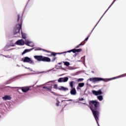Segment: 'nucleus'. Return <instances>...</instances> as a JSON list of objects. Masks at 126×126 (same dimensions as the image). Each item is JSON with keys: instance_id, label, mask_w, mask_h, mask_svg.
Returning a JSON list of instances; mask_svg holds the SVG:
<instances>
[{"instance_id": "1", "label": "nucleus", "mask_w": 126, "mask_h": 126, "mask_svg": "<svg viewBox=\"0 0 126 126\" xmlns=\"http://www.w3.org/2000/svg\"><path fill=\"white\" fill-rule=\"evenodd\" d=\"M93 114V115H94V117L98 125V126H100L99 125V123H98V118H99V112H98V111H94L93 110V109H92V107H91V106L90 107Z\"/></svg>"}, {"instance_id": "2", "label": "nucleus", "mask_w": 126, "mask_h": 126, "mask_svg": "<svg viewBox=\"0 0 126 126\" xmlns=\"http://www.w3.org/2000/svg\"><path fill=\"white\" fill-rule=\"evenodd\" d=\"M90 81H92V82H97V81H102V80H104V81H107L105 80L104 79H103L102 78H91L89 79Z\"/></svg>"}, {"instance_id": "3", "label": "nucleus", "mask_w": 126, "mask_h": 126, "mask_svg": "<svg viewBox=\"0 0 126 126\" xmlns=\"http://www.w3.org/2000/svg\"><path fill=\"white\" fill-rule=\"evenodd\" d=\"M22 27V26L21 25L19 24L17 25L16 28H15L14 30V34H17L19 31H20V30H21V28Z\"/></svg>"}, {"instance_id": "4", "label": "nucleus", "mask_w": 126, "mask_h": 126, "mask_svg": "<svg viewBox=\"0 0 126 126\" xmlns=\"http://www.w3.org/2000/svg\"><path fill=\"white\" fill-rule=\"evenodd\" d=\"M24 63H34V62L33 61H32V59L29 57H25L24 60H23Z\"/></svg>"}, {"instance_id": "5", "label": "nucleus", "mask_w": 126, "mask_h": 126, "mask_svg": "<svg viewBox=\"0 0 126 126\" xmlns=\"http://www.w3.org/2000/svg\"><path fill=\"white\" fill-rule=\"evenodd\" d=\"M99 102H97L96 100H92L89 102V104L90 106L94 105L95 108H98V107H99Z\"/></svg>"}, {"instance_id": "6", "label": "nucleus", "mask_w": 126, "mask_h": 126, "mask_svg": "<svg viewBox=\"0 0 126 126\" xmlns=\"http://www.w3.org/2000/svg\"><path fill=\"white\" fill-rule=\"evenodd\" d=\"M68 80V77H65L63 78H60L58 79V82H67Z\"/></svg>"}, {"instance_id": "7", "label": "nucleus", "mask_w": 126, "mask_h": 126, "mask_svg": "<svg viewBox=\"0 0 126 126\" xmlns=\"http://www.w3.org/2000/svg\"><path fill=\"white\" fill-rule=\"evenodd\" d=\"M92 93L94 95H95L96 96H98V95H101V94H102V91H101V90H99L97 91L94 90V91H92Z\"/></svg>"}, {"instance_id": "8", "label": "nucleus", "mask_w": 126, "mask_h": 126, "mask_svg": "<svg viewBox=\"0 0 126 126\" xmlns=\"http://www.w3.org/2000/svg\"><path fill=\"white\" fill-rule=\"evenodd\" d=\"M43 88V89H46V91H50L52 94H55L54 92H52V89L53 88L52 86L49 87H44Z\"/></svg>"}, {"instance_id": "9", "label": "nucleus", "mask_w": 126, "mask_h": 126, "mask_svg": "<svg viewBox=\"0 0 126 126\" xmlns=\"http://www.w3.org/2000/svg\"><path fill=\"white\" fill-rule=\"evenodd\" d=\"M34 59L37 60L38 62H43V56H34Z\"/></svg>"}, {"instance_id": "10", "label": "nucleus", "mask_w": 126, "mask_h": 126, "mask_svg": "<svg viewBox=\"0 0 126 126\" xmlns=\"http://www.w3.org/2000/svg\"><path fill=\"white\" fill-rule=\"evenodd\" d=\"M25 44L27 46H29V47H34V43L32 41L27 40Z\"/></svg>"}, {"instance_id": "11", "label": "nucleus", "mask_w": 126, "mask_h": 126, "mask_svg": "<svg viewBox=\"0 0 126 126\" xmlns=\"http://www.w3.org/2000/svg\"><path fill=\"white\" fill-rule=\"evenodd\" d=\"M16 45H24V44H25V42H24V40H23V39H20L18 40L16 42Z\"/></svg>"}, {"instance_id": "12", "label": "nucleus", "mask_w": 126, "mask_h": 126, "mask_svg": "<svg viewBox=\"0 0 126 126\" xmlns=\"http://www.w3.org/2000/svg\"><path fill=\"white\" fill-rule=\"evenodd\" d=\"M125 76H126V74H124L123 75L117 76L116 77H114V78H112L108 79H107V80L109 81V80H112V79H116L117 78H120V77H125Z\"/></svg>"}, {"instance_id": "13", "label": "nucleus", "mask_w": 126, "mask_h": 126, "mask_svg": "<svg viewBox=\"0 0 126 126\" xmlns=\"http://www.w3.org/2000/svg\"><path fill=\"white\" fill-rule=\"evenodd\" d=\"M70 94L71 95H76V90L75 88H72L70 91Z\"/></svg>"}, {"instance_id": "14", "label": "nucleus", "mask_w": 126, "mask_h": 126, "mask_svg": "<svg viewBox=\"0 0 126 126\" xmlns=\"http://www.w3.org/2000/svg\"><path fill=\"white\" fill-rule=\"evenodd\" d=\"M52 87H53V88L54 89H55V90H60V86H58L57 84H54L51 85Z\"/></svg>"}, {"instance_id": "15", "label": "nucleus", "mask_w": 126, "mask_h": 126, "mask_svg": "<svg viewBox=\"0 0 126 126\" xmlns=\"http://www.w3.org/2000/svg\"><path fill=\"white\" fill-rule=\"evenodd\" d=\"M42 62H51V59L48 57H43Z\"/></svg>"}, {"instance_id": "16", "label": "nucleus", "mask_w": 126, "mask_h": 126, "mask_svg": "<svg viewBox=\"0 0 126 126\" xmlns=\"http://www.w3.org/2000/svg\"><path fill=\"white\" fill-rule=\"evenodd\" d=\"M2 99L5 100H11V97H10L9 95H5L4 96L2 97Z\"/></svg>"}, {"instance_id": "17", "label": "nucleus", "mask_w": 126, "mask_h": 126, "mask_svg": "<svg viewBox=\"0 0 126 126\" xmlns=\"http://www.w3.org/2000/svg\"><path fill=\"white\" fill-rule=\"evenodd\" d=\"M59 90L62 91H66L67 90H68V89L67 88H65L63 86H60Z\"/></svg>"}, {"instance_id": "18", "label": "nucleus", "mask_w": 126, "mask_h": 126, "mask_svg": "<svg viewBox=\"0 0 126 126\" xmlns=\"http://www.w3.org/2000/svg\"><path fill=\"white\" fill-rule=\"evenodd\" d=\"M22 91L23 92H27V91H29V88H22Z\"/></svg>"}, {"instance_id": "19", "label": "nucleus", "mask_w": 126, "mask_h": 126, "mask_svg": "<svg viewBox=\"0 0 126 126\" xmlns=\"http://www.w3.org/2000/svg\"><path fill=\"white\" fill-rule=\"evenodd\" d=\"M32 51V49H26L23 52V54L24 55V54H26V53H28V52H31Z\"/></svg>"}, {"instance_id": "20", "label": "nucleus", "mask_w": 126, "mask_h": 126, "mask_svg": "<svg viewBox=\"0 0 126 126\" xmlns=\"http://www.w3.org/2000/svg\"><path fill=\"white\" fill-rule=\"evenodd\" d=\"M71 52H72L73 53H74V49H72V50H69V51H68L67 52H65L64 53H71ZM64 52L63 53H58L59 55H61V54H63L64 53Z\"/></svg>"}, {"instance_id": "21", "label": "nucleus", "mask_w": 126, "mask_h": 126, "mask_svg": "<svg viewBox=\"0 0 126 126\" xmlns=\"http://www.w3.org/2000/svg\"><path fill=\"white\" fill-rule=\"evenodd\" d=\"M63 63H64V65H66V66H68L70 64V63L68 62H63Z\"/></svg>"}, {"instance_id": "22", "label": "nucleus", "mask_w": 126, "mask_h": 126, "mask_svg": "<svg viewBox=\"0 0 126 126\" xmlns=\"http://www.w3.org/2000/svg\"><path fill=\"white\" fill-rule=\"evenodd\" d=\"M81 51H82V49H74V53H76V52L79 53V52H81Z\"/></svg>"}, {"instance_id": "23", "label": "nucleus", "mask_w": 126, "mask_h": 126, "mask_svg": "<svg viewBox=\"0 0 126 126\" xmlns=\"http://www.w3.org/2000/svg\"><path fill=\"white\" fill-rule=\"evenodd\" d=\"M97 99H98L99 101H102L103 100V96L102 95L98 96Z\"/></svg>"}, {"instance_id": "24", "label": "nucleus", "mask_w": 126, "mask_h": 126, "mask_svg": "<svg viewBox=\"0 0 126 126\" xmlns=\"http://www.w3.org/2000/svg\"><path fill=\"white\" fill-rule=\"evenodd\" d=\"M79 87H83L84 86V83H81L78 84Z\"/></svg>"}, {"instance_id": "25", "label": "nucleus", "mask_w": 126, "mask_h": 126, "mask_svg": "<svg viewBox=\"0 0 126 126\" xmlns=\"http://www.w3.org/2000/svg\"><path fill=\"white\" fill-rule=\"evenodd\" d=\"M22 36L23 39H26V34L22 32Z\"/></svg>"}, {"instance_id": "26", "label": "nucleus", "mask_w": 126, "mask_h": 126, "mask_svg": "<svg viewBox=\"0 0 126 126\" xmlns=\"http://www.w3.org/2000/svg\"><path fill=\"white\" fill-rule=\"evenodd\" d=\"M73 81H72L69 83L70 86L71 87V88H73Z\"/></svg>"}, {"instance_id": "27", "label": "nucleus", "mask_w": 126, "mask_h": 126, "mask_svg": "<svg viewBox=\"0 0 126 126\" xmlns=\"http://www.w3.org/2000/svg\"><path fill=\"white\" fill-rule=\"evenodd\" d=\"M84 79L83 78H80L78 79V82H81L82 81H83Z\"/></svg>"}, {"instance_id": "28", "label": "nucleus", "mask_w": 126, "mask_h": 126, "mask_svg": "<svg viewBox=\"0 0 126 126\" xmlns=\"http://www.w3.org/2000/svg\"><path fill=\"white\" fill-rule=\"evenodd\" d=\"M77 68H74V67H69V69L70 70H73V69H76Z\"/></svg>"}, {"instance_id": "29", "label": "nucleus", "mask_w": 126, "mask_h": 126, "mask_svg": "<svg viewBox=\"0 0 126 126\" xmlns=\"http://www.w3.org/2000/svg\"><path fill=\"white\" fill-rule=\"evenodd\" d=\"M116 1V0H114L113 2L112 3V4L110 5V6L109 7V8H110V7H111V6H112V5H113V4Z\"/></svg>"}, {"instance_id": "30", "label": "nucleus", "mask_w": 126, "mask_h": 126, "mask_svg": "<svg viewBox=\"0 0 126 126\" xmlns=\"http://www.w3.org/2000/svg\"><path fill=\"white\" fill-rule=\"evenodd\" d=\"M89 38V36H88V37H87L85 39V41H87L88 40Z\"/></svg>"}, {"instance_id": "31", "label": "nucleus", "mask_w": 126, "mask_h": 126, "mask_svg": "<svg viewBox=\"0 0 126 126\" xmlns=\"http://www.w3.org/2000/svg\"><path fill=\"white\" fill-rule=\"evenodd\" d=\"M19 19H20V17L19 16V15L18 16V20H19Z\"/></svg>"}, {"instance_id": "32", "label": "nucleus", "mask_w": 126, "mask_h": 126, "mask_svg": "<svg viewBox=\"0 0 126 126\" xmlns=\"http://www.w3.org/2000/svg\"><path fill=\"white\" fill-rule=\"evenodd\" d=\"M79 47H80V45L79 44L76 47V48H79Z\"/></svg>"}, {"instance_id": "33", "label": "nucleus", "mask_w": 126, "mask_h": 126, "mask_svg": "<svg viewBox=\"0 0 126 126\" xmlns=\"http://www.w3.org/2000/svg\"><path fill=\"white\" fill-rule=\"evenodd\" d=\"M77 90H79V89H80V88L79 87V86H78V87L77 88Z\"/></svg>"}, {"instance_id": "34", "label": "nucleus", "mask_w": 126, "mask_h": 126, "mask_svg": "<svg viewBox=\"0 0 126 126\" xmlns=\"http://www.w3.org/2000/svg\"><path fill=\"white\" fill-rule=\"evenodd\" d=\"M82 45H83V44H82V43H80V44H79V45H80V46H82Z\"/></svg>"}, {"instance_id": "35", "label": "nucleus", "mask_w": 126, "mask_h": 126, "mask_svg": "<svg viewBox=\"0 0 126 126\" xmlns=\"http://www.w3.org/2000/svg\"><path fill=\"white\" fill-rule=\"evenodd\" d=\"M25 68H27L28 69H30V68H27V67H25Z\"/></svg>"}, {"instance_id": "36", "label": "nucleus", "mask_w": 126, "mask_h": 126, "mask_svg": "<svg viewBox=\"0 0 126 126\" xmlns=\"http://www.w3.org/2000/svg\"><path fill=\"white\" fill-rule=\"evenodd\" d=\"M52 55H53V56H56V54H55V53L52 54Z\"/></svg>"}, {"instance_id": "37", "label": "nucleus", "mask_w": 126, "mask_h": 126, "mask_svg": "<svg viewBox=\"0 0 126 126\" xmlns=\"http://www.w3.org/2000/svg\"><path fill=\"white\" fill-rule=\"evenodd\" d=\"M6 57V58H10V57H9V56H7Z\"/></svg>"}, {"instance_id": "38", "label": "nucleus", "mask_w": 126, "mask_h": 126, "mask_svg": "<svg viewBox=\"0 0 126 126\" xmlns=\"http://www.w3.org/2000/svg\"><path fill=\"white\" fill-rule=\"evenodd\" d=\"M67 101H72V99H69V100H68Z\"/></svg>"}, {"instance_id": "39", "label": "nucleus", "mask_w": 126, "mask_h": 126, "mask_svg": "<svg viewBox=\"0 0 126 126\" xmlns=\"http://www.w3.org/2000/svg\"><path fill=\"white\" fill-rule=\"evenodd\" d=\"M57 106H59V103H57Z\"/></svg>"}, {"instance_id": "40", "label": "nucleus", "mask_w": 126, "mask_h": 126, "mask_svg": "<svg viewBox=\"0 0 126 126\" xmlns=\"http://www.w3.org/2000/svg\"><path fill=\"white\" fill-rule=\"evenodd\" d=\"M51 70H48V71H51Z\"/></svg>"}, {"instance_id": "41", "label": "nucleus", "mask_w": 126, "mask_h": 126, "mask_svg": "<svg viewBox=\"0 0 126 126\" xmlns=\"http://www.w3.org/2000/svg\"><path fill=\"white\" fill-rule=\"evenodd\" d=\"M109 8H108V9L107 10V11H108V10Z\"/></svg>"}]
</instances>
